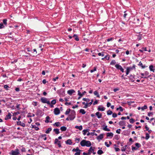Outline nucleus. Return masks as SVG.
I'll use <instances>...</instances> for the list:
<instances>
[{"mask_svg": "<svg viewBox=\"0 0 155 155\" xmlns=\"http://www.w3.org/2000/svg\"><path fill=\"white\" fill-rule=\"evenodd\" d=\"M80 144L82 147L86 146L87 147H90L91 145V142L89 140H83L81 141Z\"/></svg>", "mask_w": 155, "mask_h": 155, "instance_id": "1", "label": "nucleus"}, {"mask_svg": "<svg viewBox=\"0 0 155 155\" xmlns=\"http://www.w3.org/2000/svg\"><path fill=\"white\" fill-rule=\"evenodd\" d=\"M69 120H73L76 117V112L74 110H71L70 114L69 115Z\"/></svg>", "mask_w": 155, "mask_h": 155, "instance_id": "2", "label": "nucleus"}, {"mask_svg": "<svg viewBox=\"0 0 155 155\" xmlns=\"http://www.w3.org/2000/svg\"><path fill=\"white\" fill-rule=\"evenodd\" d=\"M134 69H135V64H134L132 67L130 66L129 67H127L126 68V76L128 75L130 71L131 70Z\"/></svg>", "mask_w": 155, "mask_h": 155, "instance_id": "3", "label": "nucleus"}, {"mask_svg": "<svg viewBox=\"0 0 155 155\" xmlns=\"http://www.w3.org/2000/svg\"><path fill=\"white\" fill-rule=\"evenodd\" d=\"M58 93L60 97H64L65 95V91L63 89H60L58 91Z\"/></svg>", "mask_w": 155, "mask_h": 155, "instance_id": "4", "label": "nucleus"}, {"mask_svg": "<svg viewBox=\"0 0 155 155\" xmlns=\"http://www.w3.org/2000/svg\"><path fill=\"white\" fill-rule=\"evenodd\" d=\"M11 155H21L19 152V150L16 149L15 150H12L11 153H10Z\"/></svg>", "mask_w": 155, "mask_h": 155, "instance_id": "5", "label": "nucleus"}, {"mask_svg": "<svg viewBox=\"0 0 155 155\" xmlns=\"http://www.w3.org/2000/svg\"><path fill=\"white\" fill-rule=\"evenodd\" d=\"M115 66L117 70H120V71L122 73L124 72V69L119 64H117L115 65Z\"/></svg>", "mask_w": 155, "mask_h": 155, "instance_id": "6", "label": "nucleus"}, {"mask_svg": "<svg viewBox=\"0 0 155 155\" xmlns=\"http://www.w3.org/2000/svg\"><path fill=\"white\" fill-rule=\"evenodd\" d=\"M36 115L38 116H42L43 115L42 111L39 109L37 110Z\"/></svg>", "mask_w": 155, "mask_h": 155, "instance_id": "7", "label": "nucleus"}, {"mask_svg": "<svg viewBox=\"0 0 155 155\" xmlns=\"http://www.w3.org/2000/svg\"><path fill=\"white\" fill-rule=\"evenodd\" d=\"M54 144H57L59 147H61V141L59 140L58 138H56L55 139L54 141Z\"/></svg>", "mask_w": 155, "mask_h": 155, "instance_id": "8", "label": "nucleus"}, {"mask_svg": "<svg viewBox=\"0 0 155 155\" xmlns=\"http://www.w3.org/2000/svg\"><path fill=\"white\" fill-rule=\"evenodd\" d=\"M148 133H146L145 134L146 137H145V139L146 140H148L150 137V136L149 135V134L151 133L152 132V130H149L148 131Z\"/></svg>", "mask_w": 155, "mask_h": 155, "instance_id": "9", "label": "nucleus"}, {"mask_svg": "<svg viewBox=\"0 0 155 155\" xmlns=\"http://www.w3.org/2000/svg\"><path fill=\"white\" fill-rule=\"evenodd\" d=\"M54 114L56 115L59 114L60 113V110L58 108H56L54 109Z\"/></svg>", "mask_w": 155, "mask_h": 155, "instance_id": "10", "label": "nucleus"}, {"mask_svg": "<svg viewBox=\"0 0 155 155\" xmlns=\"http://www.w3.org/2000/svg\"><path fill=\"white\" fill-rule=\"evenodd\" d=\"M33 55L32 54H31L30 53H28L27 54L29 55H30L31 56H32V57H34L37 55V51H36V49H34L33 50Z\"/></svg>", "mask_w": 155, "mask_h": 155, "instance_id": "11", "label": "nucleus"}, {"mask_svg": "<svg viewBox=\"0 0 155 155\" xmlns=\"http://www.w3.org/2000/svg\"><path fill=\"white\" fill-rule=\"evenodd\" d=\"M104 135L103 134H101L97 137V139L99 141H100L103 138Z\"/></svg>", "mask_w": 155, "mask_h": 155, "instance_id": "12", "label": "nucleus"}, {"mask_svg": "<svg viewBox=\"0 0 155 155\" xmlns=\"http://www.w3.org/2000/svg\"><path fill=\"white\" fill-rule=\"evenodd\" d=\"M75 91L73 89H71L67 91V93L69 95H71L75 93Z\"/></svg>", "mask_w": 155, "mask_h": 155, "instance_id": "13", "label": "nucleus"}, {"mask_svg": "<svg viewBox=\"0 0 155 155\" xmlns=\"http://www.w3.org/2000/svg\"><path fill=\"white\" fill-rule=\"evenodd\" d=\"M12 115L10 113H8V114L6 115L5 118V120H8L11 118Z\"/></svg>", "mask_w": 155, "mask_h": 155, "instance_id": "14", "label": "nucleus"}, {"mask_svg": "<svg viewBox=\"0 0 155 155\" xmlns=\"http://www.w3.org/2000/svg\"><path fill=\"white\" fill-rule=\"evenodd\" d=\"M17 124L18 125H20L23 127H25V123L21 122V121H18L17 122Z\"/></svg>", "mask_w": 155, "mask_h": 155, "instance_id": "15", "label": "nucleus"}, {"mask_svg": "<svg viewBox=\"0 0 155 155\" xmlns=\"http://www.w3.org/2000/svg\"><path fill=\"white\" fill-rule=\"evenodd\" d=\"M93 148L94 149L92 148V147H90V148L89 149V150H88V153H90L89 155H90V154H91V153H92L93 151H94V149L95 148V147H94Z\"/></svg>", "mask_w": 155, "mask_h": 155, "instance_id": "16", "label": "nucleus"}, {"mask_svg": "<svg viewBox=\"0 0 155 155\" xmlns=\"http://www.w3.org/2000/svg\"><path fill=\"white\" fill-rule=\"evenodd\" d=\"M95 114L96 116L97 117V118H101L102 117V114L99 112H97Z\"/></svg>", "mask_w": 155, "mask_h": 155, "instance_id": "17", "label": "nucleus"}, {"mask_svg": "<svg viewBox=\"0 0 155 155\" xmlns=\"http://www.w3.org/2000/svg\"><path fill=\"white\" fill-rule=\"evenodd\" d=\"M47 100V98L44 97H41V102L43 103H46Z\"/></svg>", "mask_w": 155, "mask_h": 155, "instance_id": "18", "label": "nucleus"}, {"mask_svg": "<svg viewBox=\"0 0 155 155\" xmlns=\"http://www.w3.org/2000/svg\"><path fill=\"white\" fill-rule=\"evenodd\" d=\"M101 107V106H99L97 108V110L99 111H104L105 110V108L103 107Z\"/></svg>", "mask_w": 155, "mask_h": 155, "instance_id": "19", "label": "nucleus"}, {"mask_svg": "<svg viewBox=\"0 0 155 155\" xmlns=\"http://www.w3.org/2000/svg\"><path fill=\"white\" fill-rule=\"evenodd\" d=\"M72 37L73 38H74V40L77 41H78L79 40V38L78 35L76 34H74L73 35Z\"/></svg>", "mask_w": 155, "mask_h": 155, "instance_id": "20", "label": "nucleus"}, {"mask_svg": "<svg viewBox=\"0 0 155 155\" xmlns=\"http://www.w3.org/2000/svg\"><path fill=\"white\" fill-rule=\"evenodd\" d=\"M65 143L67 144L71 145L72 144V142L71 140L70 139H68L67 141H65Z\"/></svg>", "mask_w": 155, "mask_h": 155, "instance_id": "21", "label": "nucleus"}, {"mask_svg": "<svg viewBox=\"0 0 155 155\" xmlns=\"http://www.w3.org/2000/svg\"><path fill=\"white\" fill-rule=\"evenodd\" d=\"M113 134L112 132L107 133V137H110L112 138L113 136Z\"/></svg>", "mask_w": 155, "mask_h": 155, "instance_id": "22", "label": "nucleus"}, {"mask_svg": "<svg viewBox=\"0 0 155 155\" xmlns=\"http://www.w3.org/2000/svg\"><path fill=\"white\" fill-rule=\"evenodd\" d=\"M50 119V117L49 116H48L46 117V120L45 121V122L46 123H48L50 122L51 123L52 122L51 121L50 122L49 121Z\"/></svg>", "mask_w": 155, "mask_h": 155, "instance_id": "23", "label": "nucleus"}, {"mask_svg": "<svg viewBox=\"0 0 155 155\" xmlns=\"http://www.w3.org/2000/svg\"><path fill=\"white\" fill-rule=\"evenodd\" d=\"M53 131L55 132L56 134H58L60 133L59 129L58 128L54 129Z\"/></svg>", "mask_w": 155, "mask_h": 155, "instance_id": "24", "label": "nucleus"}, {"mask_svg": "<svg viewBox=\"0 0 155 155\" xmlns=\"http://www.w3.org/2000/svg\"><path fill=\"white\" fill-rule=\"evenodd\" d=\"M73 152H77V151H81L82 150L79 149L78 147H77L76 149L74 148L72 150Z\"/></svg>", "mask_w": 155, "mask_h": 155, "instance_id": "25", "label": "nucleus"}, {"mask_svg": "<svg viewBox=\"0 0 155 155\" xmlns=\"http://www.w3.org/2000/svg\"><path fill=\"white\" fill-rule=\"evenodd\" d=\"M7 19H4L3 20V23H3L5 25L7 26Z\"/></svg>", "mask_w": 155, "mask_h": 155, "instance_id": "26", "label": "nucleus"}, {"mask_svg": "<svg viewBox=\"0 0 155 155\" xmlns=\"http://www.w3.org/2000/svg\"><path fill=\"white\" fill-rule=\"evenodd\" d=\"M67 127L64 126H63L62 127H60V130L62 131H65L67 130Z\"/></svg>", "mask_w": 155, "mask_h": 155, "instance_id": "27", "label": "nucleus"}, {"mask_svg": "<svg viewBox=\"0 0 155 155\" xmlns=\"http://www.w3.org/2000/svg\"><path fill=\"white\" fill-rule=\"evenodd\" d=\"M125 122L124 121H120L119 123V125L120 126L124 125H125Z\"/></svg>", "mask_w": 155, "mask_h": 155, "instance_id": "28", "label": "nucleus"}, {"mask_svg": "<svg viewBox=\"0 0 155 155\" xmlns=\"http://www.w3.org/2000/svg\"><path fill=\"white\" fill-rule=\"evenodd\" d=\"M75 128L76 129H78L80 130H81L83 129L82 126V125H80V126H76Z\"/></svg>", "mask_w": 155, "mask_h": 155, "instance_id": "29", "label": "nucleus"}, {"mask_svg": "<svg viewBox=\"0 0 155 155\" xmlns=\"http://www.w3.org/2000/svg\"><path fill=\"white\" fill-rule=\"evenodd\" d=\"M142 49L139 50V51L140 52L143 53V51H147L146 48L143 47L142 48Z\"/></svg>", "mask_w": 155, "mask_h": 155, "instance_id": "30", "label": "nucleus"}, {"mask_svg": "<svg viewBox=\"0 0 155 155\" xmlns=\"http://www.w3.org/2000/svg\"><path fill=\"white\" fill-rule=\"evenodd\" d=\"M149 69L151 71H152L153 72H154V69H153V65H151L149 66Z\"/></svg>", "mask_w": 155, "mask_h": 155, "instance_id": "31", "label": "nucleus"}, {"mask_svg": "<svg viewBox=\"0 0 155 155\" xmlns=\"http://www.w3.org/2000/svg\"><path fill=\"white\" fill-rule=\"evenodd\" d=\"M52 130V128L51 127H48V129H47V130H46V131H45V133H46V134H49L51 130Z\"/></svg>", "mask_w": 155, "mask_h": 155, "instance_id": "32", "label": "nucleus"}, {"mask_svg": "<svg viewBox=\"0 0 155 155\" xmlns=\"http://www.w3.org/2000/svg\"><path fill=\"white\" fill-rule=\"evenodd\" d=\"M79 113H81L82 114H85L86 111L84 109H81L80 110Z\"/></svg>", "mask_w": 155, "mask_h": 155, "instance_id": "33", "label": "nucleus"}, {"mask_svg": "<svg viewBox=\"0 0 155 155\" xmlns=\"http://www.w3.org/2000/svg\"><path fill=\"white\" fill-rule=\"evenodd\" d=\"M103 129L105 131H109L110 130L109 128H107V126L106 125L103 128Z\"/></svg>", "mask_w": 155, "mask_h": 155, "instance_id": "34", "label": "nucleus"}, {"mask_svg": "<svg viewBox=\"0 0 155 155\" xmlns=\"http://www.w3.org/2000/svg\"><path fill=\"white\" fill-rule=\"evenodd\" d=\"M71 110L70 108L66 110V112L65 113V114L66 115L69 114L70 112H71Z\"/></svg>", "mask_w": 155, "mask_h": 155, "instance_id": "35", "label": "nucleus"}, {"mask_svg": "<svg viewBox=\"0 0 155 155\" xmlns=\"http://www.w3.org/2000/svg\"><path fill=\"white\" fill-rule=\"evenodd\" d=\"M94 94L95 95H96L97 96V97L98 98L100 97V96L99 94V93L97 91H94Z\"/></svg>", "mask_w": 155, "mask_h": 155, "instance_id": "36", "label": "nucleus"}, {"mask_svg": "<svg viewBox=\"0 0 155 155\" xmlns=\"http://www.w3.org/2000/svg\"><path fill=\"white\" fill-rule=\"evenodd\" d=\"M104 153L103 151L101 150H98L97 153L99 155H101Z\"/></svg>", "mask_w": 155, "mask_h": 155, "instance_id": "37", "label": "nucleus"}, {"mask_svg": "<svg viewBox=\"0 0 155 155\" xmlns=\"http://www.w3.org/2000/svg\"><path fill=\"white\" fill-rule=\"evenodd\" d=\"M60 122H55L54 124V125L55 126V125L57 127H59L60 126Z\"/></svg>", "mask_w": 155, "mask_h": 155, "instance_id": "38", "label": "nucleus"}, {"mask_svg": "<svg viewBox=\"0 0 155 155\" xmlns=\"http://www.w3.org/2000/svg\"><path fill=\"white\" fill-rule=\"evenodd\" d=\"M5 26H6L3 23H0V29L4 28Z\"/></svg>", "mask_w": 155, "mask_h": 155, "instance_id": "39", "label": "nucleus"}, {"mask_svg": "<svg viewBox=\"0 0 155 155\" xmlns=\"http://www.w3.org/2000/svg\"><path fill=\"white\" fill-rule=\"evenodd\" d=\"M88 130H89V129H88L84 130L82 131L83 135H85L87 132L88 131Z\"/></svg>", "mask_w": 155, "mask_h": 155, "instance_id": "40", "label": "nucleus"}, {"mask_svg": "<svg viewBox=\"0 0 155 155\" xmlns=\"http://www.w3.org/2000/svg\"><path fill=\"white\" fill-rule=\"evenodd\" d=\"M32 128H34L36 130H38L39 128L35 125H32Z\"/></svg>", "mask_w": 155, "mask_h": 155, "instance_id": "41", "label": "nucleus"}, {"mask_svg": "<svg viewBox=\"0 0 155 155\" xmlns=\"http://www.w3.org/2000/svg\"><path fill=\"white\" fill-rule=\"evenodd\" d=\"M135 145L136 147H137V148L140 147L141 146V144L138 143H136L135 144Z\"/></svg>", "mask_w": 155, "mask_h": 155, "instance_id": "42", "label": "nucleus"}, {"mask_svg": "<svg viewBox=\"0 0 155 155\" xmlns=\"http://www.w3.org/2000/svg\"><path fill=\"white\" fill-rule=\"evenodd\" d=\"M116 62L115 60H113L110 62V64L111 65H114L116 64Z\"/></svg>", "mask_w": 155, "mask_h": 155, "instance_id": "43", "label": "nucleus"}, {"mask_svg": "<svg viewBox=\"0 0 155 155\" xmlns=\"http://www.w3.org/2000/svg\"><path fill=\"white\" fill-rule=\"evenodd\" d=\"M35 115L34 114H32V115H31V113H29L28 114V115H27V117H34L35 116Z\"/></svg>", "mask_w": 155, "mask_h": 155, "instance_id": "44", "label": "nucleus"}, {"mask_svg": "<svg viewBox=\"0 0 155 155\" xmlns=\"http://www.w3.org/2000/svg\"><path fill=\"white\" fill-rule=\"evenodd\" d=\"M107 114L108 115H111L112 114H113V112L111 111L110 110H108L107 111Z\"/></svg>", "mask_w": 155, "mask_h": 155, "instance_id": "45", "label": "nucleus"}, {"mask_svg": "<svg viewBox=\"0 0 155 155\" xmlns=\"http://www.w3.org/2000/svg\"><path fill=\"white\" fill-rule=\"evenodd\" d=\"M129 77L130 78L131 80V81L132 82H134V80H133V79L134 78V77L132 74H130Z\"/></svg>", "mask_w": 155, "mask_h": 155, "instance_id": "46", "label": "nucleus"}, {"mask_svg": "<svg viewBox=\"0 0 155 155\" xmlns=\"http://www.w3.org/2000/svg\"><path fill=\"white\" fill-rule=\"evenodd\" d=\"M147 108V106L146 105H144L143 107H141V109L142 110H144Z\"/></svg>", "mask_w": 155, "mask_h": 155, "instance_id": "47", "label": "nucleus"}, {"mask_svg": "<svg viewBox=\"0 0 155 155\" xmlns=\"http://www.w3.org/2000/svg\"><path fill=\"white\" fill-rule=\"evenodd\" d=\"M114 40V38H108L106 40V41H112Z\"/></svg>", "mask_w": 155, "mask_h": 155, "instance_id": "48", "label": "nucleus"}, {"mask_svg": "<svg viewBox=\"0 0 155 155\" xmlns=\"http://www.w3.org/2000/svg\"><path fill=\"white\" fill-rule=\"evenodd\" d=\"M84 101H86L87 102H88L90 101V99L89 98H83L82 99Z\"/></svg>", "mask_w": 155, "mask_h": 155, "instance_id": "49", "label": "nucleus"}, {"mask_svg": "<svg viewBox=\"0 0 155 155\" xmlns=\"http://www.w3.org/2000/svg\"><path fill=\"white\" fill-rule=\"evenodd\" d=\"M56 100L55 99H54L51 101V103L52 104L54 105V104H55L56 103Z\"/></svg>", "mask_w": 155, "mask_h": 155, "instance_id": "50", "label": "nucleus"}, {"mask_svg": "<svg viewBox=\"0 0 155 155\" xmlns=\"http://www.w3.org/2000/svg\"><path fill=\"white\" fill-rule=\"evenodd\" d=\"M98 54L99 56H104V52H101V53H98Z\"/></svg>", "mask_w": 155, "mask_h": 155, "instance_id": "51", "label": "nucleus"}, {"mask_svg": "<svg viewBox=\"0 0 155 155\" xmlns=\"http://www.w3.org/2000/svg\"><path fill=\"white\" fill-rule=\"evenodd\" d=\"M104 58L107 60H109L110 58V55L109 54L107 55L104 57Z\"/></svg>", "mask_w": 155, "mask_h": 155, "instance_id": "52", "label": "nucleus"}, {"mask_svg": "<svg viewBox=\"0 0 155 155\" xmlns=\"http://www.w3.org/2000/svg\"><path fill=\"white\" fill-rule=\"evenodd\" d=\"M114 138L116 140H118L119 139V136L117 135H116L114 136Z\"/></svg>", "mask_w": 155, "mask_h": 155, "instance_id": "53", "label": "nucleus"}, {"mask_svg": "<svg viewBox=\"0 0 155 155\" xmlns=\"http://www.w3.org/2000/svg\"><path fill=\"white\" fill-rule=\"evenodd\" d=\"M78 95L79 97H81L82 96H83L82 94L80 92L79 90L78 91Z\"/></svg>", "mask_w": 155, "mask_h": 155, "instance_id": "54", "label": "nucleus"}, {"mask_svg": "<svg viewBox=\"0 0 155 155\" xmlns=\"http://www.w3.org/2000/svg\"><path fill=\"white\" fill-rule=\"evenodd\" d=\"M4 87L6 90H8V88H9V86L7 85H4Z\"/></svg>", "mask_w": 155, "mask_h": 155, "instance_id": "55", "label": "nucleus"}, {"mask_svg": "<svg viewBox=\"0 0 155 155\" xmlns=\"http://www.w3.org/2000/svg\"><path fill=\"white\" fill-rule=\"evenodd\" d=\"M130 123H133L135 122L133 118H131L129 120Z\"/></svg>", "mask_w": 155, "mask_h": 155, "instance_id": "56", "label": "nucleus"}, {"mask_svg": "<svg viewBox=\"0 0 155 155\" xmlns=\"http://www.w3.org/2000/svg\"><path fill=\"white\" fill-rule=\"evenodd\" d=\"M135 20H137V24H139V21H140V19L139 18H138L137 17H136L135 18Z\"/></svg>", "mask_w": 155, "mask_h": 155, "instance_id": "57", "label": "nucleus"}, {"mask_svg": "<svg viewBox=\"0 0 155 155\" xmlns=\"http://www.w3.org/2000/svg\"><path fill=\"white\" fill-rule=\"evenodd\" d=\"M117 117V114L114 113L112 114V117L114 118H115L116 117Z\"/></svg>", "mask_w": 155, "mask_h": 155, "instance_id": "58", "label": "nucleus"}, {"mask_svg": "<svg viewBox=\"0 0 155 155\" xmlns=\"http://www.w3.org/2000/svg\"><path fill=\"white\" fill-rule=\"evenodd\" d=\"M126 12H127V11H125L124 12V15L123 16H124V18H126V16L127 15V13H126Z\"/></svg>", "mask_w": 155, "mask_h": 155, "instance_id": "59", "label": "nucleus"}, {"mask_svg": "<svg viewBox=\"0 0 155 155\" xmlns=\"http://www.w3.org/2000/svg\"><path fill=\"white\" fill-rule=\"evenodd\" d=\"M96 69H97L96 67H94V68L93 70H91L90 71L91 72V73H92V72H94V71H96Z\"/></svg>", "mask_w": 155, "mask_h": 155, "instance_id": "60", "label": "nucleus"}, {"mask_svg": "<svg viewBox=\"0 0 155 155\" xmlns=\"http://www.w3.org/2000/svg\"><path fill=\"white\" fill-rule=\"evenodd\" d=\"M18 61L17 59H15L13 61H12L11 62V63L12 64H14L15 63H16Z\"/></svg>", "mask_w": 155, "mask_h": 155, "instance_id": "61", "label": "nucleus"}, {"mask_svg": "<svg viewBox=\"0 0 155 155\" xmlns=\"http://www.w3.org/2000/svg\"><path fill=\"white\" fill-rule=\"evenodd\" d=\"M81 151H77L75 153L74 155H80Z\"/></svg>", "mask_w": 155, "mask_h": 155, "instance_id": "62", "label": "nucleus"}, {"mask_svg": "<svg viewBox=\"0 0 155 155\" xmlns=\"http://www.w3.org/2000/svg\"><path fill=\"white\" fill-rule=\"evenodd\" d=\"M132 149L133 150H137V148L136 147H134L133 146H132Z\"/></svg>", "mask_w": 155, "mask_h": 155, "instance_id": "63", "label": "nucleus"}, {"mask_svg": "<svg viewBox=\"0 0 155 155\" xmlns=\"http://www.w3.org/2000/svg\"><path fill=\"white\" fill-rule=\"evenodd\" d=\"M126 148H125V147L124 146L121 147V150L122 151H126Z\"/></svg>", "mask_w": 155, "mask_h": 155, "instance_id": "64", "label": "nucleus"}]
</instances>
